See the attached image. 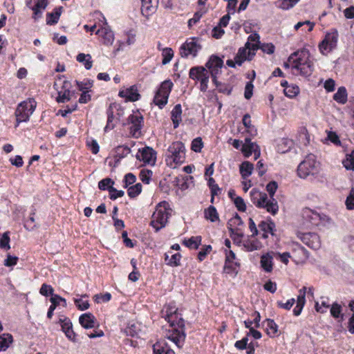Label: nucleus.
Wrapping results in <instances>:
<instances>
[{
	"label": "nucleus",
	"mask_w": 354,
	"mask_h": 354,
	"mask_svg": "<svg viewBox=\"0 0 354 354\" xmlns=\"http://www.w3.org/2000/svg\"><path fill=\"white\" fill-rule=\"evenodd\" d=\"M240 264L237 261H225L224 265V271L228 274H236L238 273V268Z\"/></svg>",
	"instance_id": "43"
},
{
	"label": "nucleus",
	"mask_w": 354,
	"mask_h": 354,
	"mask_svg": "<svg viewBox=\"0 0 354 354\" xmlns=\"http://www.w3.org/2000/svg\"><path fill=\"white\" fill-rule=\"evenodd\" d=\"M327 138L334 145L337 146L341 145V141L339 140V138L335 132L329 131L327 135Z\"/></svg>",
	"instance_id": "60"
},
{
	"label": "nucleus",
	"mask_w": 354,
	"mask_h": 354,
	"mask_svg": "<svg viewBox=\"0 0 354 354\" xmlns=\"http://www.w3.org/2000/svg\"><path fill=\"white\" fill-rule=\"evenodd\" d=\"M342 306L337 303H333L330 307V314L331 315L335 318H341L342 320L344 318V315L342 313Z\"/></svg>",
	"instance_id": "48"
},
{
	"label": "nucleus",
	"mask_w": 354,
	"mask_h": 354,
	"mask_svg": "<svg viewBox=\"0 0 354 354\" xmlns=\"http://www.w3.org/2000/svg\"><path fill=\"white\" fill-rule=\"evenodd\" d=\"M223 66V61L216 55H212L206 63L205 66L209 69L213 82L216 83L217 75L221 73Z\"/></svg>",
	"instance_id": "13"
},
{
	"label": "nucleus",
	"mask_w": 354,
	"mask_h": 354,
	"mask_svg": "<svg viewBox=\"0 0 354 354\" xmlns=\"http://www.w3.org/2000/svg\"><path fill=\"white\" fill-rule=\"evenodd\" d=\"M36 106L37 102L33 98H29L21 102L15 111L17 124L28 121L30 115L35 111Z\"/></svg>",
	"instance_id": "7"
},
{
	"label": "nucleus",
	"mask_w": 354,
	"mask_h": 354,
	"mask_svg": "<svg viewBox=\"0 0 354 354\" xmlns=\"http://www.w3.org/2000/svg\"><path fill=\"white\" fill-rule=\"evenodd\" d=\"M76 59L77 62L84 64L86 70L92 68L93 62L90 54L79 53Z\"/></svg>",
	"instance_id": "35"
},
{
	"label": "nucleus",
	"mask_w": 354,
	"mask_h": 354,
	"mask_svg": "<svg viewBox=\"0 0 354 354\" xmlns=\"http://www.w3.org/2000/svg\"><path fill=\"white\" fill-rule=\"evenodd\" d=\"M181 254L178 252L173 253L171 250L165 254V262L167 265L171 267H176L180 265Z\"/></svg>",
	"instance_id": "23"
},
{
	"label": "nucleus",
	"mask_w": 354,
	"mask_h": 354,
	"mask_svg": "<svg viewBox=\"0 0 354 354\" xmlns=\"http://www.w3.org/2000/svg\"><path fill=\"white\" fill-rule=\"evenodd\" d=\"M201 39L197 37L188 39L180 47V53L182 57H193L197 55L198 52L202 48Z\"/></svg>",
	"instance_id": "12"
},
{
	"label": "nucleus",
	"mask_w": 354,
	"mask_h": 354,
	"mask_svg": "<svg viewBox=\"0 0 354 354\" xmlns=\"http://www.w3.org/2000/svg\"><path fill=\"white\" fill-rule=\"evenodd\" d=\"M62 330L64 333L66 337L73 342H76V335L73 330V324L68 318L59 319Z\"/></svg>",
	"instance_id": "17"
},
{
	"label": "nucleus",
	"mask_w": 354,
	"mask_h": 354,
	"mask_svg": "<svg viewBox=\"0 0 354 354\" xmlns=\"http://www.w3.org/2000/svg\"><path fill=\"white\" fill-rule=\"evenodd\" d=\"M153 354H175L165 341L156 342L153 346Z\"/></svg>",
	"instance_id": "25"
},
{
	"label": "nucleus",
	"mask_w": 354,
	"mask_h": 354,
	"mask_svg": "<svg viewBox=\"0 0 354 354\" xmlns=\"http://www.w3.org/2000/svg\"><path fill=\"white\" fill-rule=\"evenodd\" d=\"M96 34L100 35L103 39V44L106 46H111L114 41V34L109 26H105L99 29Z\"/></svg>",
	"instance_id": "21"
},
{
	"label": "nucleus",
	"mask_w": 354,
	"mask_h": 354,
	"mask_svg": "<svg viewBox=\"0 0 354 354\" xmlns=\"http://www.w3.org/2000/svg\"><path fill=\"white\" fill-rule=\"evenodd\" d=\"M141 191L142 185L140 183H137L135 185H132L129 187L127 193L130 198H134L140 194Z\"/></svg>",
	"instance_id": "51"
},
{
	"label": "nucleus",
	"mask_w": 354,
	"mask_h": 354,
	"mask_svg": "<svg viewBox=\"0 0 354 354\" xmlns=\"http://www.w3.org/2000/svg\"><path fill=\"white\" fill-rule=\"evenodd\" d=\"M345 203L348 209H354V188L351 189L349 195L346 198Z\"/></svg>",
	"instance_id": "57"
},
{
	"label": "nucleus",
	"mask_w": 354,
	"mask_h": 354,
	"mask_svg": "<svg viewBox=\"0 0 354 354\" xmlns=\"http://www.w3.org/2000/svg\"><path fill=\"white\" fill-rule=\"evenodd\" d=\"M283 92L286 96L289 98H293L296 97L299 93V88L295 84H290L286 86L283 89Z\"/></svg>",
	"instance_id": "45"
},
{
	"label": "nucleus",
	"mask_w": 354,
	"mask_h": 354,
	"mask_svg": "<svg viewBox=\"0 0 354 354\" xmlns=\"http://www.w3.org/2000/svg\"><path fill=\"white\" fill-rule=\"evenodd\" d=\"M12 336L8 333L0 335V351H6L12 342Z\"/></svg>",
	"instance_id": "40"
},
{
	"label": "nucleus",
	"mask_w": 354,
	"mask_h": 354,
	"mask_svg": "<svg viewBox=\"0 0 354 354\" xmlns=\"http://www.w3.org/2000/svg\"><path fill=\"white\" fill-rule=\"evenodd\" d=\"M263 324L266 326V333L270 337H274L277 335L278 332V326L273 319H266L263 322Z\"/></svg>",
	"instance_id": "32"
},
{
	"label": "nucleus",
	"mask_w": 354,
	"mask_h": 354,
	"mask_svg": "<svg viewBox=\"0 0 354 354\" xmlns=\"http://www.w3.org/2000/svg\"><path fill=\"white\" fill-rule=\"evenodd\" d=\"M66 83L65 82L64 88L61 91H58V95L56 98V100L59 103H64L71 100V93L68 88H66Z\"/></svg>",
	"instance_id": "34"
},
{
	"label": "nucleus",
	"mask_w": 354,
	"mask_h": 354,
	"mask_svg": "<svg viewBox=\"0 0 354 354\" xmlns=\"http://www.w3.org/2000/svg\"><path fill=\"white\" fill-rule=\"evenodd\" d=\"M136 157L144 163L154 164L156 160V153L152 148L146 147L139 149Z\"/></svg>",
	"instance_id": "15"
},
{
	"label": "nucleus",
	"mask_w": 354,
	"mask_h": 354,
	"mask_svg": "<svg viewBox=\"0 0 354 354\" xmlns=\"http://www.w3.org/2000/svg\"><path fill=\"white\" fill-rule=\"evenodd\" d=\"M278 188V184L276 181H270L266 185V190L269 194L270 198L268 195L259 192L256 189H252L250 191V198L252 203L258 208H263L268 213L275 215L279 211L278 203L274 198V194Z\"/></svg>",
	"instance_id": "1"
},
{
	"label": "nucleus",
	"mask_w": 354,
	"mask_h": 354,
	"mask_svg": "<svg viewBox=\"0 0 354 354\" xmlns=\"http://www.w3.org/2000/svg\"><path fill=\"white\" fill-rule=\"evenodd\" d=\"M319 171V163L316 160L315 155L310 153L297 167V174L301 178H306L309 176H315Z\"/></svg>",
	"instance_id": "6"
},
{
	"label": "nucleus",
	"mask_w": 354,
	"mask_h": 354,
	"mask_svg": "<svg viewBox=\"0 0 354 354\" xmlns=\"http://www.w3.org/2000/svg\"><path fill=\"white\" fill-rule=\"evenodd\" d=\"M230 236L233 239L234 242L239 244L241 242V239L243 236V233L241 230L230 231Z\"/></svg>",
	"instance_id": "56"
},
{
	"label": "nucleus",
	"mask_w": 354,
	"mask_h": 354,
	"mask_svg": "<svg viewBox=\"0 0 354 354\" xmlns=\"http://www.w3.org/2000/svg\"><path fill=\"white\" fill-rule=\"evenodd\" d=\"M171 118L174 128L176 129L182 120V107L180 104L174 106L171 113Z\"/></svg>",
	"instance_id": "28"
},
{
	"label": "nucleus",
	"mask_w": 354,
	"mask_h": 354,
	"mask_svg": "<svg viewBox=\"0 0 354 354\" xmlns=\"http://www.w3.org/2000/svg\"><path fill=\"white\" fill-rule=\"evenodd\" d=\"M256 145L257 144L255 142H252L250 138H245L244 142L242 144V147H241V151L245 158H249L252 154L254 146Z\"/></svg>",
	"instance_id": "30"
},
{
	"label": "nucleus",
	"mask_w": 354,
	"mask_h": 354,
	"mask_svg": "<svg viewBox=\"0 0 354 354\" xmlns=\"http://www.w3.org/2000/svg\"><path fill=\"white\" fill-rule=\"evenodd\" d=\"M171 211L169 205L166 201L160 202L156 206L150 223L156 232L166 225L167 219L171 214Z\"/></svg>",
	"instance_id": "5"
},
{
	"label": "nucleus",
	"mask_w": 354,
	"mask_h": 354,
	"mask_svg": "<svg viewBox=\"0 0 354 354\" xmlns=\"http://www.w3.org/2000/svg\"><path fill=\"white\" fill-rule=\"evenodd\" d=\"M201 236H192L188 239H185L183 243L189 249H197L201 243Z\"/></svg>",
	"instance_id": "36"
},
{
	"label": "nucleus",
	"mask_w": 354,
	"mask_h": 354,
	"mask_svg": "<svg viewBox=\"0 0 354 354\" xmlns=\"http://www.w3.org/2000/svg\"><path fill=\"white\" fill-rule=\"evenodd\" d=\"M343 165L346 169L354 170V150L346 156V159L343 161Z\"/></svg>",
	"instance_id": "52"
},
{
	"label": "nucleus",
	"mask_w": 354,
	"mask_h": 354,
	"mask_svg": "<svg viewBox=\"0 0 354 354\" xmlns=\"http://www.w3.org/2000/svg\"><path fill=\"white\" fill-rule=\"evenodd\" d=\"M243 246L248 252L258 250L261 248V244L257 240H247L243 243Z\"/></svg>",
	"instance_id": "46"
},
{
	"label": "nucleus",
	"mask_w": 354,
	"mask_h": 354,
	"mask_svg": "<svg viewBox=\"0 0 354 354\" xmlns=\"http://www.w3.org/2000/svg\"><path fill=\"white\" fill-rule=\"evenodd\" d=\"M330 307L328 298H322L321 304L319 302L315 304V310L317 312L320 313H324L327 309Z\"/></svg>",
	"instance_id": "49"
},
{
	"label": "nucleus",
	"mask_w": 354,
	"mask_h": 354,
	"mask_svg": "<svg viewBox=\"0 0 354 354\" xmlns=\"http://www.w3.org/2000/svg\"><path fill=\"white\" fill-rule=\"evenodd\" d=\"M75 304L80 310H85L89 308V303L87 300H82V299H75Z\"/></svg>",
	"instance_id": "63"
},
{
	"label": "nucleus",
	"mask_w": 354,
	"mask_h": 354,
	"mask_svg": "<svg viewBox=\"0 0 354 354\" xmlns=\"http://www.w3.org/2000/svg\"><path fill=\"white\" fill-rule=\"evenodd\" d=\"M172 320H166L172 328V333L168 335V339L173 342L178 348L183 346L185 339L184 331L185 321L178 312L172 316Z\"/></svg>",
	"instance_id": "3"
},
{
	"label": "nucleus",
	"mask_w": 354,
	"mask_h": 354,
	"mask_svg": "<svg viewBox=\"0 0 354 354\" xmlns=\"http://www.w3.org/2000/svg\"><path fill=\"white\" fill-rule=\"evenodd\" d=\"M131 152V149L127 146H118L115 149V158L118 162L122 158L126 157Z\"/></svg>",
	"instance_id": "42"
},
{
	"label": "nucleus",
	"mask_w": 354,
	"mask_h": 354,
	"mask_svg": "<svg viewBox=\"0 0 354 354\" xmlns=\"http://www.w3.org/2000/svg\"><path fill=\"white\" fill-rule=\"evenodd\" d=\"M333 99L337 102L344 104L347 100L346 90L344 87H339L337 91L334 94Z\"/></svg>",
	"instance_id": "41"
},
{
	"label": "nucleus",
	"mask_w": 354,
	"mask_h": 354,
	"mask_svg": "<svg viewBox=\"0 0 354 354\" xmlns=\"http://www.w3.org/2000/svg\"><path fill=\"white\" fill-rule=\"evenodd\" d=\"M299 0H282L279 8L282 10H288L292 8Z\"/></svg>",
	"instance_id": "58"
},
{
	"label": "nucleus",
	"mask_w": 354,
	"mask_h": 354,
	"mask_svg": "<svg viewBox=\"0 0 354 354\" xmlns=\"http://www.w3.org/2000/svg\"><path fill=\"white\" fill-rule=\"evenodd\" d=\"M158 5V0H142L141 12L145 17L153 14Z\"/></svg>",
	"instance_id": "20"
},
{
	"label": "nucleus",
	"mask_w": 354,
	"mask_h": 354,
	"mask_svg": "<svg viewBox=\"0 0 354 354\" xmlns=\"http://www.w3.org/2000/svg\"><path fill=\"white\" fill-rule=\"evenodd\" d=\"M119 106L115 103H112L109 105L107 111V123L106 127H104V131H107L108 130L113 129L115 127V124L113 122L114 120V111H118Z\"/></svg>",
	"instance_id": "22"
},
{
	"label": "nucleus",
	"mask_w": 354,
	"mask_h": 354,
	"mask_svg": "<svg viewBox=\"0 0 354 354\" xmlns=\"http://www.w3.org/2000/svg\"><path fill=\"white\" fill-rule=\"evenodd\" d=\"M118 95L120 97L124 98L126 102H136L140 97V95L135 85L120 90Z\"/></svg>",
	"instance_id": "16"
},
{
	"label": "nucleus",
	"mask_w": 354,
	"mask_h": 354,
	"mask_svg": "<svg viewBox=\"0 0 354 354\" xmlns=\"http://www.w3.org/2000/svg\"><path fill=\"white\" fill-rule=\"evenodd\" d=\"M234 203L239 211L243 212H245L246 205L244 202V200L241 197L236 196L234 198Z\"/></svg>",
	"instance_id": "54"
},
{
	"label": "nucleus",
	"mask_w": 354,
	"mask_h": 354,
	"mask_svg": "<svg viewBox=\"0 0 354 354\" xmlns=\"http://www.w3.org/2000/svg\"><path fill=\"white\" fill-rule=\"evenodd\" d=\"M162 55L163 57L162 64L165 65L167 64L174 57V52L170 48H165L163 49Z\"/></svg>",
	"instance_id": "50"
},
{
	"label": "nucleus",
	"mask_w": 354,
	"mask_h": 354,
	"mask_svg": "<svg viewBox=\"0 0 354 354\" xmlns=\"http://www.w3.org/2000/svg\"><path fill=\"white\" fill-rule=\"evenodd\" d=\"M0 247L6 250L10 248L9 232H6L3 234L0 239Z\"/></svg>",
	"instance_id": "53"
},
{
	"label": "nucleus",
	"mask_w": 354,
	"mask_h": 354,
	"mask_svg": "<svg viewBox=\"0 0 354 354\" xmlns=\"http://www.w3.org/2000/svg\"><path fill=\"white\" fill-rule=\"evenodd\" d=\"M209 71L203 66L193 67L189 71V77L200 81Z\"/></svg>",
	"instance_id": "31"
},
{
	"label": "nucleus",
	"mask_w": 354,
	"mask_h": 354,
	"mask_svg": "<svg viewBox=\"0 0 354 354\" xmlns=\"http://www.w3.org/2000/svg\"><path fill=\"white\" fill-rule=\"evenodd\" d=\"M203 147V143L201 138H196L192 142V149L195 152H200Z\"/></svg>",
	"instance_id": "55"
},
{
	"label": "nucleus",
	"mask_w": 354,
	"mask_h": 354,
	"mask_svg": "<svg viewBox=\"0 0 354 354\" xmlns=\"http://www.w3.org/2000/svg\"><path fill=\"white\" fill-rule=\"evenodd\" d=\"M258 48L257 43L252 44L249 41H247L244 47L239 48L235 56V62L237 65L241 66L245 60H251Z\"/></svg>",
	"instance_id": "11"
},
{
	"label": "nucleus",
	"mask_w": 354,
	"mask_h": 354,
	"mask_svg": "<svg viewBox=\"0 0 354 354\" xmlns=\"http://www.w3.org/2000/svg\"><path fill=\"white\" fill-rule=\"evenodd\" d=\"M338 36V32L335 29H332L325 35L319 44V49L322 55H327L337 47Z\"/></svg>",
	"instance_id": "9"
},
{
	"label": "nucleus",
	"mask_w": 354,
	"mask_h": 354,
	"mask_svg": "<svg viewBox=\"0 0 354 354\" xmlns=\"http://www.w3.org/2000/svg\"><path fill=\"white\" fill-rule=\"evenodd\" d=\"M205 218L211 222L218 220V214L215 207L210 205L204 212Z\"/></svg>",
	"instance_id": "39"
},
{
	"label": "nucleus",
	"mask_w": 354,
	"mask_h": 354,
	"mask_svg": "<svg viewBox=\"0 0 354 354\" xmlns=\"http://www.w3.org/2000/svg\"><path fill=\"white\" fill-rule=\"evenodd\" d=\"M53 291L54 290L51 286L44 283L40 288L39 292L41 295L47 297L48 295H53Z\"/></svg>",
	"instance_id": "59"
},
{
	"label": "nucleus",
	"mask_w": 354,
	"mask_h": 354,
	"mask_svg": "<svg viewBox=\"0 0 354 354\" xmlns=\"http://www.w3.org/2000/svg\"><path fill=\"white\" fill-rule=\"evenodd\" d=\"M260 264L261 268L266 272H271L273 269V257L271 253L267 252L261 257Z\"/></svg>",
	"instance_id": "24"
},
{
	"label": "nucleus",
	"mask_w": 354,
	"mask_h": 354,
	"mask_svg": "<svg viewBox=\"0 0 354 354\" xmlns=\"http://www.w3.org/2000/svg\"><path fill=\"white\" fill-rule=\"evenodd\" d=\"M127 123L129 127L130 134L133 138H139L142 135L141 129L144 126V118L142 113L136 110L128 117Z\"/></svg>",
	"instance_id": "8"
},
{
	"label": "nucleus",
	"mask_w": 354,
	"mask_h": 354,
	"mask_svg": "<svg viewBox=\"0 0 354 354\" xmlns=\"http://www.w3.org/2000/svg\"><path fill=\"white\" fill-rule=\"evenodd\" d=\"M254 85L252 82H247L245 87L244 97L247 100H250L253 94Z\"/></svg>",
	"instance_id": "62"
},
{
	"label": "nucleus",
	"mask_w": 354,
	"mask_h": 354,
	"mask_svg": "<svg viewBox=\"0 0 354 354\" xmlns=\"http://www.w3.org/2000/svg\"><path fill=\"white\" fill-rule=\"evenodd\" d=\"M212 250V246L211 245H205L203 248L201 249V250L198 254V259L200 261H203L207 254H209Z\"/></svg>",
	"instance_id": "64"
},
{
	"label": "nucleus",
	"mask_w": 354,
	"mask_h": 354,
	"mask_svg": "<svg viewBox=\"0 0 354 354\" xmlns=\"http://www.w3.org/2000/svg\"><path fill=\"white\" fill-rule=\"evenodd\" d=\"M172 87L173 83L169 80L162 82L153 98L156 105L162 109L167 103Z\"/></svg>",
	"instance_id": "10"
},
{
	"label": "nucleus",
	"mask_w": 354,
	"mask_h": 354,
	"mask_svg": "<svg viewBox=\"0 0 354 354\" xmlns=\"http://www.w3.org/2000/svg\"><path fill=\"white\" fill-rule=\"evenodd\" d=\"M185 148L183 142H174L167 149L165 160L170 167L175 168L181 165L185 159Z\"/></svg>",
	"instance_id": "4"
},
{
	"label": "nucleus",
	"mask_w": 354,
	"mask_h": 354,
	"mask_svg": "<svg viewBox=\"0 0 354 354\" xmlns=\"http://www.w3.org/2000/svg\"><path fill=\"white\" fill-rule=\"evenodd\" d=\"M76 85L82 92L90 91L93 86V81L90 80H84L82 82L75 81Z\"/></svg>",
	"instance_id": "47"
},
{
	"label": "nucleus",
	"mask_w": 354,
	"mask_h": 354,
	"mask_svg": "<svg viewBox=\"0 0 354 354\" xmlns=\"http://www.w3.org/2000/svg\"><path fill=\"white\" fill-rule=\"evenodd\" d=\"M178 312V308L176 306L171 303L167 305H165L162 311L161 316L165 318V320H172V316Z\"/></svg>",
	"instance_id": "29"
},
{
	"label": "nucleus",
	"mask_w": 354,
	"mask_h": 354,
	"mask_svg": "<svg viewBox=\"0 0 354 354\" xmlns=\"http://www.w3.org/2000/svg\"><path fill=\"white\" fill-rule=\"evenodd\" d=\"M301 215L303 218L312 225H317L321 220L319 214L310 208L304 209Z\"/></svg>",
	"instance_id": "19"
},
{
	"label": "nucleus",
	"mask_w": 354,
	"mask_h": 354,
	"mask_svg": "<svg viewBox=\"0 0 354 354\" xmlns=\"http://www.w3.org/2000/svg\"><path fill=\"white\" fill-rule=\"evenodd\" d=\"M239 170L242 178L246 179L252 174L254 165L249 161H244L241 164Z\"/></svg>",
	"instance_id": "33"
},
{
	"label": "nucleus",
	"mask_w": 354,
	"mask_h": 354,
	"mask_svg": "<svg viewBox=\"0 0 354 354\" xmlns=\"http://www.w3.org/2000/svg\"><path fill=\"white\" fill-rule=\"evenodd\" d=\"M259 227L263 232L262 238L267 239L268 235L275 236L276 225L271 220L262 221L259 224Z\"/></svg>",
	"instance_id": "18"
},
{
	"label": "nucleus",
	"mask_w": 354,
	"mask_h": 354,
	"mask_svg": "<svg viewBox=\"0 0 354 354\" xmlns=\"http://www.w3.org/2000/svg\"><path fill=\"white\" fill-rule=\"evenodd\" d=\"M208 186L211 190V202H214V196L218 195L221 192V189L218 185L216 183L214 179L213 178H209L208 179Z\"/></svg>",
	"instance_id": "44"
},
{
	"label": "nucleus",
	"mask_w": 354,
	"mask_h": 354,
	"mask_svg": "<svg viewBox=\"0 0 354 354\" xmlns=\"http://www.w3.org/2000/svg\"><path fill=\"white\" fill-rule=\"evenodd\" d=\"M63 8L62 6L56 7L53 12L46 14V24L48 25H54L57 24L62 15Z\"/></svg>",
	"instance_id": "27"
},
{
	"label": "nucleus",
	"mask_w": 354,
	"mask_h": 354,
	"mask_svg": "<svg viewBox=\"0 0 354 354\" xmlns=\"http://www.w3.org/2000/svg\"><path fill=\"white\" fill-rule=\"evenodd\" d=\"M114 182L111 178H106L98 183V187L101 190L107 189L109 193H112L113 191H116V189L112 186Z\"/></svg>",
	"instance_id": "38"
},
{
	"label": "nucleus",
	"mask_w": 354,
	"mask_h": 354,
	"mask_svg": "<svg viewBox=\"0 0 354 354\" xmlns=\"http://www.w3.org/2000/svg\"><path fill=\"white\" fill-rule=\"evenodd\" d=\"M243 224L241 218L236 214L227 223V228L229 231L239 230L238 227Z\"/></svg>",
	"instance_id": "37"
},
{
	"label": "nucleus",
	"mask_w": 354,
	"mask_h": 354,
	"mask_svg": "<svg viewBox=\"0 0 354 354\" xmlns=\"http://www.w3.org/2000/svg\"><path fill=\"white\" fill-rule=\"evenodd\" d=\"M152 172L150 170L141 171L140 174V178L142 183L149 184L151 180Z\"/></svg>",
	"instance_id": "61"
},
{
	"label": "nucleus",
	"mask_w": 354,
	"mask_h": 354,
	"mask_svg": "<svg viewBox=\"0 0 354 354\" xmlns=\"http://www.w3.org/2000/svg\"><path fill=\"white\" fill-rule=\"evenodd\" d=\"M95 317L90 313L82 315L79 318L80 324L84 328H92L95 326Z\"/></svg>",
	"instance_id": "26"
},
{
	"label": "nucleus",
	"mask_w": 354,
	"mask_h": 354,
	"mask_svg": "<svg viewBox=\"0 0 354 354\" xmlns=\"http://www.w3.org/2000/svg\"><path fill=\"white\" fill-rule=\"evenodd\" d=\"M298 236L304 244L312 249L317 250L321 246L319 236L316 233H303L299 234Z\"/></svg>",
	"instance_id": "14"
},
{
	"label": "nucleus",
	"mask_w": 354,
	"mask_h": 354,
	"mask_svg": "<svg viewBox=\"0 0 354 354\" xmlns=\"http://www.w3.org/2000/svg\"><path fill=\"white\" fill-rule=\"evenodd\" d=\"M288 62L292 63V69L303 76H310L313 71V62L310 59V53L306 49L297 50L291 54Z\"/></svg>",
	"instance_id": "2"
}]
</instances>
